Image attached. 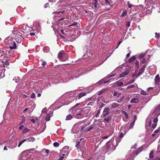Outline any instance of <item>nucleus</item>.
I'll return each instance as SVG.
<instances>
[{
    "instance_id": "obj_1",
    "label": "nucleus",
    "mask_w": 160,
    "mask_h": 160,
    "mask_svg": "<svg viewBox=\"0 0 160 160\" xmlns=\"http://www.w3.org/2000/svg\"><path fill=\"white\" fill-rule=\"evenodd\" d=\"M5 44L9 46L11 50L15 49L16 48V44L14 41L12 40L11 38L8 37L4 40Z\"/></svg>"
},
{
    "instance_id": "obj_2",
    "label": "nucleus",
    "mask_w": 160,
    "mask_h": 160,
    "mask_svg": "<svg viewBox=\"0 0 160 160\" xmlns=\"http://www.w3.org/2000/svg\"><path fill=\"white\" fill-rule=\"evenodd\" d=\"M160 114V112H156L154 114H153V112L150 115V118H154L153 120V123L152 125V127L153 128H155L157 125V122L158 121V117Z\"/></svg>"
},
{
    "instance_id": "obj_3",
    "label": "nucleus",
    "mask_w": 160,
    "mask_h": 160,
    "mask_svg": "<svg viewBox=\"0 0 160 160\" xmlns=\"http://www.w3.org/2000/svg\"><path fill=\"white\" fill-rule=\"evenodd\" d=\"M58 57L59 60L61 61H64L68 59L67 54L63 51H61L59 52L58 54Z\"/></svg>"
},
{
    "instance_id": "obj_4",
    "label": "nucleus",
    "mask_w": 160,
    "mask_h": 160,
    "mask_svg": "<svg viewBox=\"0 0 160 160\" xmlns=\"http://www.w3.org/2000/svg\"><path fill=\"white\" fill-rule=\"evenodd\" d=\"M20 160H31L28 154H27L26 151H23L22 153L20 155Z\"/></svg>"
},
{
    "instance_id": "obj_5",
    "label": "nucleus",
    "mask_w": 160,
    "mask_h": 160,
    "mask_svg": "<svg viewBox=\"0 0 160 160\" xmlns=\"http://www.w3.org/2000/svg\"><path fill=\"white\" fill-rule=\"evenodd\" d=\"M131 69V68L129 66H127L125 68L122 73L120 74L119 77L122 78L125 77V76L128 74L129 72Z\"/></svg>"
},
{
    "instance_id": "obj_6",
    "label": "nucleus",
    "mask_w": 160,
    "mask_h": 160,
    "mask_svg": "<svg viewBox=\"0 0 160 160\" xmlns=\"http://www.w3.org/2000/svg\"><path fill=\"white\" fill-rule=\"evenodd\" d=\"M69 147L68 146L64 147L60 151L61 154L65 156H67L69 153Z\"/></svg>"
},
{
    "instance_id": "obj_7",
    "label": "nucleus",
    "mask_w": 160,
    "mask_h": 160,
    "mask_svg": "<svg viewBox=\"0 0 160 160\" xmlns=\"http://www.w3.org/2000/svg\"><path fill=\"white\" fill-rule=\"evenodd\" d=\"M150 56L149 55H148L147 57H146L145 58H143L140 62V64H146L149 62V58Z\"/></svg>"
},
{
    "instance_id": "obj_8",
    "label": "nucleus",
    "mask_w": 160,
    "mask_h": 160,
    "mask_svg": "<svg viewBox=\"0 0 160 160\" xmlns=\"http://www.w3.org/2000/svg\"><path fill=\"white\" fill-rule=\"evenodd\" d=\"M109 111H110V109H109V108H105V109H104V110L103 111V113L102 115V116L104 117H106L107 115H108V114H109Z\"/></svg>"
},
{
    "instance_id": "obj_9",
    "label": "nucleus",
    "mask_w": 160,
    "mask_h": 160,
    "mask_svg": "<svg viewBox=\"0 0 160 160\" xmlns=\"http://www.w3.org/2000/svg\"><path fill=\"white\" fill-rule=\"evenodd\" d=\"M151 124V120L150 118V117L148 118L146 120L145 127L146 128L148 127H150L151 126H152Z\"/></svg>"
},
{
    "instance_id": "obj_10",
    "label": "nucleus",
    "mask_w": 160,
    "mask_h": 160,
    "mask_svg": "<svg viewBox=\"0 0 160 160\" xmlns=\"http://www.w3.org/2000/svg\"><path fill=\"white\" fill-rule=\"evenodd\" d=\"M146 67V65H144L139 70V72L138 74L137 75V77H138L139 76H140V75L142 74L143 72Z\"/></svg>"
},
{
    "instance_id": "obj_11",
    "label": "nucleus",
    "mask_w": 160,
    "mask_h": 160,
    "mask_svg": "<svg viewBox=\"0 0 160 160\" xmlns=\"http://www.w3.org/2000/svg\"><path fill=\"white\" fill-rule=\"evenodd\" d=\"M53 112L52 111H50L47 115L45 117V120L47 121H49L50 120V118L52 116Z\"/></svg>"
},
{
    "instance_id": "obj_12",
    "label": "nucleus",
    "mask_w": 160,
    "mask_h": 160,
    "mask_svg": "<svg viewBox=\"0 0 160 160\" xmlns=\"http://www.w3.org/2000/svg\"><path fill=\"white\" fill-rule=\"evenodd\" d=\"M12 34H14L18 37H21V34L18 32L17 30H14L12 31Z\"/></svg>"
},
{
    "instance_id": "obj_13",
    "label": "nucleus",
    "mask_w": 160,
    "mask_h": 160,
    "mask_svg": "<svg viewBox=\"0 0 160 160\" xmlns=\"http://www.w3.org/2000/svg\"><path fill=\"white\" fill-rule=\"evenodd\" d=\"M109 80H107V81H104V80H102L101 81H99V82L98 83L94 85V86H96V85H100V84H102V83H103L104 84H105L108 83L109 82Z\"/></svg>"
},
{
    "instance_id": "obj_14",
    "label": "nucleus",
    "mask_w": 160,
    "mask_h": 160,
    "mask_svg": "<svg viewBox=\"0 0 160 160\" xmlns=\"http://www.w3.org/2000/svg\"><path fill=\"white\" fill-rule=\"evenodd\" d=\"M82 112L79 109L73 112V113L74 115H75V116L76 117L78 115H80V113H81Z\"/></svg>"
},
{
    "instance_id": "obj_15",
    "label": "nucleus",
    "mask_w": 160,
    "mask_h": 160,
    "mask_svg": "<svg viewBox=\"0 0 160 160\" xmlns=\"http://www.w3.org/2000/svg\"><path fill=\"white\" fill-rule=\"evenodd\" d=\"M160 80V77L158 75H157L154 79V81L155 83L156 84H158Z\"/></svg>"
},
{
    "instance_id": "obj_16",
    "label": "nucleus",
    "mask_w": 160,
    "mask_h": 160,
    "mask_svg": "<svg viewBox=\"0 0 160 160\" xmlns=\"http://www.w3.org/2000/svg\"><path fill=\"white\" fill-rule=\"evenodd\" d=\"M93 126L92 125H91L89 127H87L85 129L86 132H88L91 130L93 129Z\"/></svg>"
},
{
    "instance_id": "obj_17",
    "label": "nucleus",
    "mask_w": 160,
    "mask_h": 160,
    "mask_svg": "<svg viewBox=\"0 0 160 160\" xmlns=\"http://www.w3.org/2000/svg\"><path fill=\"white\" fill-rule=\"evenodd\" d=\"M160 109V104H159L155 109L153 112V114H154L156 112H159V110Z\"/></svg>"
},
{
    "instance_id": "obj_18",
    "label": "nucleus",
    "mask_w": 160,
    "mask_h": 160,
    "mask_svg": "<svg viewBox=\"0 0 160 160\" xmlns=\"http://www.w3.org/2000/svg\"><path fill=\"white\" fill-rule=\"evenodd\" d=\"M25 140H26V141L33 142L35 141V139L33 137H31L30 138L26 139Z\"/></svg>"
},
{
    "instance_id": "obj_19",
    "label": "nucleus",
    "mask_w": 160,
    "mask_h": 160,
    "mask_svg": "<svg viewBox=\"0 0 160 160\" xmlns=\"http://www.w3.org/2000/svg\"><path fill=\"white\" fill-rule=\"evenodd\" d=\"M116 84H117L118 86H121L122 85L123 83L121 82L118 81L114 83V85H115Z\"/></svg>"
},
{
    "instance_id": "obj_20",
    "label": "nucleus",
    "mask_w": 160,
    "mask_h": 160,
    "mask_svg": "<svg viewBox=\"0 0 160 160\" xmlns=\"http://www.w3.org/2000/svg\"><path fill=\"white\" fill-rule=\"evenodd\" d=\"M138 100L135 98H132L131 100L130 101L131 103H137L138 102Z\"/></svg>"
},
{
    "instance_id": "obj_21",
    "label": "nucleus",
    "mask_w": 160,
    "mask_h": 160,
    "mask_svg": "<svg viewBox=\"0 0 160 160\" xmlns=\"http://www.w3.org/2000/svg\"><path fill=\"white\" fill-rule=\"evenodd\" d=\"M113 96H116V97H118L121 95L120 93H118L116 91H114L113 94Z\"/></svg>"
},
{
    "instance_id": "obj_22",
    "label": "nucleus",
    "mask_w": 160,
    "mask_h": 160,
    "mask_svg": "<svg viewBox=\"0 0 160 160\" xmlns=\"http://www.w3.org/2000/svg\"><path fill=\"white\" fill-rule=\"evenodd\" d=\"M86 95V93L85 92H81L79 93L78 96V99H79L82 97L85 96Z\"/></svg>"
},
{
    "instance_id": "obj_23",
    "label": "nucleus",
    "mask_w": 160,
    "mask_h": 160,
    "mask_svg": "<svg viewBox=\"0 0 160 160\" xmlns=\"http://www.w3.org/2000/svg\"><path fill=\"white\" fill-rule=\"evenodd\" d=\"M64 12V10H62V11H57V12H53L52 13V14H55V15H57V14H59L60 13L62 14Z\"/></svg>"
},
{
    "instance_id": "obj_24",
    "label": "nucleus",
    "mask_w": 160,
    "mask_h": 160,
    "mask_svg": "<svg viewBox=\"0 0 160 160\" xmlns=\"http://www.w3.org/2000/svg\"><path fill=\"white\" fill-rule=\"evenodd\" d=\"M72 116L70 114H69L67 116L66 120H70L72 119Z\"/></svg>"
},
{
    "instance_id": "obj_25",
    "label": "nucleus",
    "mask_w": 160,
    "mask_h": 160,
    "mask_svg": "<svg viewBox=\"0 0 160 160\" xmlns=\"http://www.w3.org/2000/svg\"><path fill=\"white\" fill-rule=\"evenodd\" d=\"M80 114H81V115H78L76 118H81L84 117V116H86V115H84L82 112L81 113H80Z\"/></svg>"
},
{
    "instance_id": "obj_26",
    "label": "nucleus",
    "mask_w": 160,
    "mask_h": 160,
    "mask_svg": "<svg viewBox=\"0 0 160 160\" xmlns=\"http://www.w3.org/2000/svg\"><path fill=\"white\" fill-rule=\"evenodd\" d=\"M135 57L134 56H133L129 60V62H132L134 61L135 59Z\"/></svg>"
},
{
    "instance_id": "obj_27",
    "label": "nucleus",
    "mask_w": 160,
    "mask_h": 160,
    "mask_svg": "<svg viewBox=\"0 0 160 160\" xmlns=\"http://www.w3.org/2000/svg\"><path fill=\"white\" fill-rule=\"evenodd\" d=\"M43 51L45 52H47L49 51V48L48 47H44L43 48Z\"/></svg>"
},
{
    "instance_id": "obj_28",
    "label": "nucleus",
    "mask_w": 160,
    "mask_h": 160,
    "mask_svg": "<svg viewBox=\"0 0 160 160\" xmlns=\"http://www.w3.org/2000/svg\"><path fill=\"white\" fill-rule=\"evenodd\" d=\"M137 86H138V85H137V84H134L130 85H128L127 87V88H133L134 87H135Z\"/></svg>"
},
{
    "instance_id": "obj_29",
    "label": "nucleus",
    "mask_w": 160,
    "mask_h": 160,
    "mask_svg": "<svg viewBox=\"0 0 160 160\" xmlns=\"http://www.w3.org/2000/svg\"><path fill=\"white\" fill-rule=\"evenodd\" d=\"M143 150V148L142 147H141L139 148L136 152V154H137L138 153H139V152H141Z\"/></svg>"
},
{
    "instance_id": "obj_30",
    "label": "nucleus",
    "mask_w": 160,
    "mask_h": 160,
    "mask_svg": "<svg viewBox=\"0 0 160 160\" xmlns=\"http://www.w3.org/2000/svg\"><path fill=\"white\" fill-rule=\"evenodd\" d=\"M13 80H15L16 82L18 83L20 80V78L18 77H15L13 79Z\"/></svg>"
},
{
    "instance_id": "obj_31",
    "label": "nucleus",
    "mask_w": 160,
    "mask_h": 160,
    "mask_svg": "<svg viewBox=\"0 0 160 160\" xmlns=\"http://www.w3.org/2000/svg\"><path fill=\"white\" fill-rule=\"evenodd\" d=\"M153 151H152L149 153V158H153L154 157L153 155Z\"/></svg>"
},
{
    "instance_id": "obj_32",
    "label": "nucleus",
    "mask_w": 160,
    "mask_h": 160,
    "mask_svg": "<svg viewBox=\"0 0 160 160\" xmlns=\"http://www.w3.org/2000/svg\"><path fill=\"white\" fill-rule=\"evenodd\" d=\"M127 13V12L126 10H125L123 11V12L122 13V14H121V16L122 17H124L125 16Z\"/></svg>"
},
{
    "instance_id": "obj_33",
    "label": "nucleus",
    "mask_w": 160,
    "mask_h": 160,
    "mask_svg": "<svg viewBox=\"0 0 160 160\" xmlns=\"http://www.w3.org/2000/svg\"><path fill=\"white\" fill-rule=\"evenodd\" d=\"M26 141V140L25 139L23 140L22 141L20 142L19 143V144L18 146V147H20V146H21V145L24 143Z\"/></svg>"
},
{
    "instance_id": "obj_34",
    "label": "nucleus",
    "mask_w": 160,
    "mask_h": 160,
    "mask_svg": "<svg viewBox=\"0 0 160 160\" xmlns=\"http://www.w3.org/2000/svg\"><path fill=\"white\" fill-rule=\"evenodd\" d=\"M26 141V140L25 139L23 140L22 141L20 142L19 143V144L18 146V147H20V146H21V145L24 143Z\"/></svg>"
},
{
    "instance_id": "obj_35",
    "label": "nucleus",
    "mask_w": 160,
    "mask_h": 160,
    "mask_svg": "<svg viewBox=\"0 0 160 160\" xmlns=\"http://www.w3.org/2000/svg\"><path fill=\"white\" fill-rule=\"evenodd\" d=\"M127 5L128 7L129 8H131L132 7H133L134 6V5H131L129 2H128L127 3Z\"/></svg>"
},
{
    "instance_id": "obj_36",
    "label": "nucleus",
    "mask_w": 160,
    "mask_h": 160,
    "mask_svg": "<svg viewBox=\"0 0 160 160\" xmlns=\"http://www.w3.org/2000/svg\"><path fill=\"white\" fill-rule=\"evenodd\" d=\"M116 76V74H111L110 75H108L107 77V78H109L112 77H114Z\"/></svg>"
},
{
    "instance_id": "obj_37",
    "label": "nucleus",
    "mask_w": 160,
    "mask_h": 160,
    "mask_svg": "<svg viewBox=\"0 0 160 160\" xmlns=\"http://www.w3.org/2000/svg\"><path fill=\"white\" fill-rule=\"evenodd\" d=\"M98 3V2L97 1L95 0L93 1V4L94 5V7L95 8H97V4Z\"/></svg>"
},
{
    "instance_id": "obj_38",
    "label": "nucleus",
    "mask_w": 160,
    "mask_h": 160,
    "mask_svg": "<svg viewBox=\"0 0 160 160\" xmlns=\"http://www.w3.org/2000/svg\"><path fill=\"white\" fill-rule=\"evenodd\" d=\"M29 131V130L27 128H24L22 131V132L23 133H26L28 132Z\"/></svg>"
},
{
    "instance_id": "obj_39",
    "label": "nucleus",
    "mask_w": 160,
    "mask_h": 160,
    "mask_svg": "<svg viewBox=\"0 0 160 160\" xmlns=\"http://www.w3.org/2000/svg\"><path fill=\"white\" fill-rule=\"evenodd\" d=\"M123 114L125 116L126 118H128V115L127 112L125 111L123 112Z\"/></svg>"
},
{
    "instance_id": "obj_40",
    "label": "nucleus",
    "mask_w": 160,
    "mask_h": 160,
    "mask_svg": "<svg viewBox=\"0 0 160 160\" xmlns=\"http://www.w3.org/2000/svg\"><path fill=\"white\" fill-rule=\"evenodd\" d=\"M53 145L54 147H57L59 146V144L57 142H55L54 143Z\"/></svg>"
},
{
    "instance_id": "obj_41",
    "label": "nucleus",
    "mask_w": 160,
    "mask_h": 160,
    "mask_svg": "<svg viewBox=\"0 0 160 160\" xmlns=\"http://www.w3.org/2000/svg\"><path fill=\"white\" fill-rule=\"evenodd\" d=\"M112 106L113 108H116L118 106V105L117 103H114L112 104Z\"/></svg>"
},
{
    "instance_id": "obj_42",
    "label": "nucleus",
    "mask_w": 160,
    "mask_h": 160,
    "mask_svg": "<svg viewBox=\"0 0 160 160\" xmlns=\"http://www.w3.org/2000/svg\"><path fill=\"white\" fill-rule=\"evenodd\" d=\"M47 112V110L46 108H44V109H42V113H45Z\"/></svg>"
},
{
    "instance_id": "obj_43",
    "label": "nucleus",
    "mask_w": 160,
    "mask_h": 160,
    "mask_svg": "<svg viewBox=\"0 0 160 160\" xmlns=\"http://www.w3.org/2000/svg\"><path fill=\"white\" fill-rule=\"evenodd\" d=\"M124 136V134L122 132H120L119 133V137L120 138H121Z\"/></svg>"
},
{
    "instance_id": "obj_44",
    "label": "nucleus",
    "mask_w": 160,
    "mask_h": 160,
    "mask_svg": "<svg viewBox=\"0 0 160 160\" xmlns=\"http://www.w3.org/2000/svg\"><path fill=\"white\" fill-rule=\"evenodd\" d=\"M145 54L144 53H141L139 55V57L140 58H143L145 56Z\"/></svg>"
},
{
    "instance_id": "obj_45",
    "label": "nucleus",
    "mask_w": 160,
    "mask_h": 160,
    "mask_svg": "<svg viewBox=\"0 0 160 160\" xmlns=\"http://www.w3.org/2000/svg\"><path fill=\"white\" fill-rule=\"evenodd\" d=\"M148 2L149 3L152 5H153L154 3V2L152 0H150Z\"/></svg>"
},
{
    "instance_id": "obj_46",
    "label": "nucleus",
    "mask_w": 160,
    "mask_h": 160,
    "mask_svg": "<svg viewBox=\"0 0 160 160\" xmlns=\"http://www.w3.org/2000/svg\"><path fill=\"white\" fill-rule=\"evenodd\" d=\"M134 124V123L132 122L130 123V125L129 127V128H132Z\"/></svg>"
},
{
    "instance_id": "obj_47",
    "label": "nucleus",
    "mask_w": 160,
    "mask_h": 160,
    "mask_svg": "<svg viewBox=\"0 0 160 160\" xmlns=\"http://www.w3.org/2000/svg\"><path fill=\"white\" fill-rule=\"evenodd\" d=\"M3 53L2 51L0 50V57L3 55Z\"/></svg>"
},
{
    "instance_id": "obj_48",
    "label": "nucleus",
    "mask_w": 160,
    "mask_h": 160,
    "mask_svg": "<svg viewBox=\"0 0 160 160\" xmlns=\"http://www.w3.org/2000/svg\"><path fill=\"white\" fill-rule=\"evenodd\" d=\"M141 93L143 95H145L146 94V92L144 91H142L141 92Z\"/></svg>"
},
{
    "instance_id": "obj_49",
    "label": "nucleus",
    "mask_w": 160,
    "mask_h": 160,
    "mask_svg": "<svg viewBox=\"0 0 160 160\" xmlns=\"http://www.w3.org/2000/svg\"><path fill=\"white\" fill-rule=\"evenodd\" d=\"M35 97V95L34 93H33L31 95V98H34Z\"/></svg>"
},
{
    "instance_id": "obj_50",
    "label": "nucleus",
    "mask_w": 160,
    "mask_h": 160,
    "mask_svg": "<svg viewBox=\"0 0 160 160\" xmlns=\"http://www.w3.org/2000/svg\"><path fill=\"white\" fill-rule=\"evenodd\" d=\"M130 22L129 21L128 22H127V27L128 28L129 27H130Z\"/></svg>"
},
{
    "instance_id": "obj_51",
    "label": "nucleus",
    "mask_w": 160,
    "mask_h": 160,
    "mask_svg": "<svg viewBox=\"0 0 160 160\" xmlns=\"http://www.w3.org/2000/svg\"><path fill=\"white\" fill-rule=\"evenodd\" d=\"M77 24V22H73V23L72 24V25H69V26H68V27H71V26H73V25H76Z\"/></svg>"
},
{
    "instance_id": "obj_52",
    "label": "nucleus",
    "mask_w": 160,
    "mask_h": 160,
    "mask_svg": "<svg viewBox=\"0 0 160 160\" xmlns=\"http://www.w3.org/2000/svg\"><path fill=\"white\" fill-rule=\"evenodd\" d=\"M156 35L155 36V38H158L159 37V35L157 33V32L155 33Z\"/></svg>"
},
{
    "instance_id": "obj_53",
    "label": "nucleus",
    "mask_w": 160,
    "mask_h": 160,
    "mask_svg": "<svg viewBox=\"0 0 160 160\" xmlns=\"http://www.w3.org/2000/svg\"><path fill=\"white\" fill-rule=\"evenodd\" d=\"M64 156H62H62H61L60 157L59 160H62L64 158Z\"/></svg>"
},
{
    "instance_id": "obj_54",
    "label": "nucleus",
    "mask_w": 160,
    "mask_h": 160,
    "mask_svg": "<svg viewBox=\"0 0 160 160\" xmlns=\"http://www.w3.org/2000/svg\"><path fill=\"white\" fill-rule=\"evenodd\" d=\"M24 125H21L19 127V129L20 130H21L24 128Z\"/></svg>"
},
{
    "instance_id": "obj_55",
    "label": "nucleus",
    "mask_w": 160,
    "mask_h": 160,
    "mask_svg": "<svg viewBox=\"0 0 160 160\" xmlns=\"http://www.w3.org/2000/svg\"><path fill=\"white\" fill-rule=\"evenodd\" d=\"M110 143V142H107V143H106V147H107V148H109V146H108V145Z\"/></svg>"
},
{
    "instance_id": "obj_56",
    "label": "nucleus",
    "mask_w": 160,
    "mask_h": 160,
    "mask_svg": "<svg viewBox=\"0 0 160 160\" xmlns=\"http://www.w3.org/2000/svg\"><path fill=\"white\" fill-rule=\"evenodd\" d=\"M46 63L45 62H43L42 63V65L43 66H45V65H46Z\"/></svg>"
},
{
    "instance_id": "obj_57",
    "label": "nucleus",
    "mask_w": 160,
    "mask_h": 160,
    "mask_svg": "<svg viewBox=\"0 0 160 160\" xmlns=\"http://www.w3.org/2000/svg\"><path fill=\"white\" fill-rule=\"evenodd\" d=\"M136 65L138 67L139 64V62L138 61H136V63H135Z\"/></svg>"
},
{
    "instance_id": "obj_58",
    "label": "nucleus",
    "mask_w": 160,
    "mask_h": 160,
    "mask_svg": "<svg viewBox=\"0 0 160 160\" xmlns=\"http://www.w3.org/2000/svg\"><path fill=\"white\" fill-rule=\"evenodd\" d=\"M113 128H114L112 127V130H111V131H110V134L109 136L111 135L113 132Z\"/></svg>"
},
{
    "instance_id": "obj_59",
    "label": "nucleus",
    "mask_w": 160,
    "mask_h": 160,
    "mask_svg": "<svg viewBox=\"0 0 160 160\" xmlns=\"http://www.w3.org/2000/svg\"><path fill=\"white\" fill-rule=\"evenodd\" d=\"M160 146H159V145L158 147V148H157V152H160Z\"/></svg>"
},
{
    "instance_id": "obj_60",
    "label": "nucleus",
    "mask_w": 160,
    "mask_h": 160,
    "mask_svg": "<svg viewBox=\"0 0 160 160\" xmlns=\"http://www.w3.org/2000/svg\"><path fill=\"white\" fill-rule=\"evenodd\" d=\"M17 41V40H16ZM21 41V39L20 37H19V38L18 39V41L17 42H20Z\"/></svg>"
},
{
    "instance_id": "obj_61",
    "label": "nucleus",
    "mask_w": 160,
    "mask_h": 160,
    "mask_svg": "<svg viewBox=\"0 0 160 160\" xmlns=\"http://www.w3.org/2000/svg\"><path fill=\"white\" fill-rule=\"evenodd\" d=\"M109 136H105L102 137V138L104 139H107Z\"/></svg>"
},
{
    "instance_id": "obj_62",
    "label": "nucleus",
    "mask_w": 160,
    "mask_h": 160,
    "mask_svg": "<svg viewBox=\"0 0 160 160\" xmlns=\"http://www.w3.org/2000/svg\"><path fill=\"white\" fill-rule=\"evenodd\" d=\"M80 142H78L76 144V147H77L80 144Z\"/></svg>"
},
{
    "instance_id": "obj_63",
    "label": "nucleus",
    "mask_w": 160,
    "mask_h": 160,
    "mask_svg": "<svg viewBox=\"0 0 160 160\" xmlns=\"http://www.w3.org/2000/svg\"><path fill=\"white\" fill-rule=\"evenodd\" d=\"M31 122L33 123H34L35 122V120L34 119H32L31 120Z\"/></svg>"
},
{
    "instance_id": "obj_64",
    "label": "nucleus",
    "mask_w": 160,
    "mask_h": 160,
    "mask_svg": "<svg viewBox=\"0 0 160 160\" xmlns=\"http://www.w3.org/2000/svg\"><path fill=\"white\" fill-rule=\"evenodd\" d=\"M28 96L24 94L23 95V97L24 98H26Z\"/></svg>"
}]
</instances>
